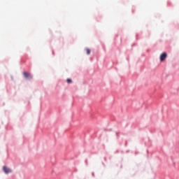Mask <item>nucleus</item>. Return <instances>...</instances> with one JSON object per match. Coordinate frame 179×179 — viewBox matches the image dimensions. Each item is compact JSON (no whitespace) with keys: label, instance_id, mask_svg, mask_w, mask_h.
<instances>
[{"label":"nucleus","instance_id":"nucleus-2","mask_svg":"<svg viewBox=\"0 0 179 179\" xmlns=\"http://www.w3.org/2000/svg\"><path fill=\"white\" fill-rule=\"evenodd\" d=\"M23 75L24 76V78H26L27 79H32V76L31 73H29L26 71L23 72Z\"/></svg>","mask_w":179,"mask_h":179},{"label":"nucleus","instance_id":"nucleus-1","mask_svg":"<svg viewBox=\"0 0 179 179\" xmlns=\"http://www.w3.org/2000/svg\"><path fill=\"white\" fill-rule=\"evenodd\" d=\"M167 58V53L166 52H163L159 57V59L161 61V62H163V61H164V59H166Z\"/></svg>","mask_w":179,"mask_h":179},{"label":"nucleus","instance_id":"nucleus-4","mask_svg":"<svg viewBox=\"0 0 179 179\" xmlns=\"http://www.w3.org/2000/svg\"><path fill=\"white\" fill-rule=\"evenodd\" d=\"M85 51H86L87 55H90V49L87 48V49L85 50Z\"/></svg>","mask_w":179,"mask_h":179},{"label":"nucleus","instance_id":"nucleus-5","mask_svg":"<svg viewBox=\"0 0 179 179\" xmlns=\"http://www.w3.org/2000/svg\"><path fill=\"white\" fill-rule=\"evenodd\" d=\"M66 82H67V83H72V80H71L70 78H68L66 80Z\"/></svg>","mask_w":179,"mask_h":179},{"label":"nucleus","instance_id":"nucleus-3","mask_svg":"<svg viewBox=\"0 0 179 179\" xmlns=\"http://www.w3.org/2000/svg\"><path fill=\"white\" fill-rule=\"evenodd\" d=\"M3 171H4V173L6 174H9V173H12V170L9 169L8 167L6 166H3Z\"/></svg>","mask_w":179,"mask_h":179}]
</instances>
